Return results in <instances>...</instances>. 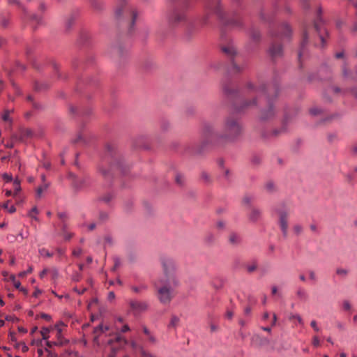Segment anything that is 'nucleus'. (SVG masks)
Instances as JSON below:
<instances>
[{"label": "nucleus", "instance_id": "nucleus-1", "mask_svg": "<svg viewBox=\"0 0 357 357\" xmlns=\"http://www.w3.org/2000/svg\"><path fill=\"white\" fill-rule=\"evenodd\" d=\"M158 298L162 303H169L172 299V293L169 288L167 287H158Z\"/></svg>", "mask_w": 357, "mask_h": 357}, {"label": "nucleus", "instance_id": "nucleus-2", "mask_svg": "<svg viewBox=\"0 0 357 357\" xmlns=\"http://www.w3.org/2000/svg\"><path fill=\"white\" fill-rule=\"evenodd\" d=\"M66 324L63 321H59L53 328V330L56 331V336L58 340V344H63V337H62V331L63 328L66 327Z\"/></svg>", "mask_w": 357, "mask_h": 357}, {"label": "nucleus", "instance_id": "nucleus-3", "mask_svg": "<svg viewBox=\"0 0 357 357\" xmlns=\"http://www.w3.org/2000/svg\"><path fill=\"white\" fill-rule=\"evenodd\" d=\"M13 112V109H4L1 114V120L6 123L10 124L13 121L11 114Z\"/></svg>", "mask_w": 357, "mask_h": 357}, {"label": "nucleus", "instance_id": "nucleus-4", "mask_svg": "<svg viewBox=\"0 0 357 357\" xmlns=\"http://www.w3.org/2000/svg\"><path fill=\"white\" fill-rule=\"evenodd\" d=\"M287 215L282 214L280 215V226L284 234H286L287 230Z\"/></svg>", "mask_w": 357, "mask_h": 357}, {"label": "nucleus", "instance_id": "nucleus-5", "mask_svg": "<svg viewBox=\"0 0 357 357\" xmlns=\"http://www.w3.org/2000/svg\"><path fill=\"white\" fill-rule=\"evenodd\" d=\"M53 331V328L44 327L40 331V334L43 340H47L50 337V333Z\"/></svg>", "mask_w": 357, "mask_h": 357}, {"label": "nucleus", "instance_id": "nucleus-6", "mask_svg": "<svg viewBox=\"0 0 357 357\" xmlns=\"http://www.w3.org/2000/svg\"><path fill=\"white\" fill-rule=\"evenodd\" d=\"M38 214V210L36 206H34L29 212L28 215L35 220H38L37 215Z\"/></svg>", "mask_w": 357, "mask_h": 357}, {"label": "nucleus", "instance_id": "nucleus-7", "mask_svg": "<svg viewBox=\"0 0 357 357\" xmlns=\"http://www.w3.org/2000/svg\"><path fill=\"white\" fill-rule=\"evenodd\" d=\"M2 207L6 209L10 213H13L16 211V208L15 206L11 205L9 206V201L6 202L2 205Z\"/></svg>", "mask_w": 357, "mask_h": 357}, {"label": "nucleus", "instance_id": "nucleus-8", "mask_svg": "<svg viewBox=\"0 0 357 357\" xmlns=\"http://www.w3.org/2000/svg\"><path fill=\"white\" fill-rule=\"evenodd\" d=\"M222 50L229 56H233L236 53V50L233 47H224Z\"/></svg>", "mask_w": 357, "mask_h": 357}, {"label": "nucleus", "instance_id": "nucleus-9", "mask_svg": "<svg viewBox=\"0 0 357 357\" xmlns=\"http://www.w3.org/2000/svg\"><path fill=\"white\" fill-rule=\"evenodd\" d=\"M270 52H271V54L273 56H278L281 54L282 52V47L279 45L277 47H272L271 50H270Z\"/></svg>", "mask_w": 357, "mask_h": 357}, {"label": "nucleus", "instance_id": "nucleus-10", "mask_svg": "<svg viewBox=\"0 0 357 357\" xmlns=\"http://www.w3.org/2000/svg\"><path fill=\"white\" fill-rule=\"evenodd\" d=\"M296 319V321H298V323L301 325V326H303L304 325V323H303V321L302 319V318L301 317L300 315L298 314H290L289 317V320H292V319Z\"/></svg>", "mask_w": 357, "mask_h": 357}, {"label": "nucleus", "instance_id": "nucleus-11", "mask_svg": "<svg viewBox=\"0 0 357 357\" xmlns=\"http://www.w3.org/2000/svg\"><path fill=\"white\" fill-rule=\"evenodd\" d=\"M9 278L16 289H20L21 282L16 279L14 275H11Z\"/></svg>", "mask_w": 357, "mask_h": 357}, {"label": "nucleus", "instance_id": "nucleus-12", "mask_svg": "<svg viewBox=\"0 0 357 357\" xmlns=\"http://www.w3.org/2000/svg\"><path fill=\"white\" fill-rule=\"evenodd\" d=\"M13 188L15 190L14 195L18 193L21 190L20 181L17 178L15 179L13 181Z\"/></svg>", "mask_w": 357, "mask_h": 357}, {"label": "nucleus", "instance_id": "nucleus-13", "mask_svg": "<svg viewBox=\"0 0 357 357\" xmlns=\"http://www.w3.org/2000/svg\"><path fill=\"white\" fill-rule=\"evenodd\" d=\"M48 186H49V185H48L47 183H45L44 185H41V186L38 187V189H37V191H36V192H37V196H38V197H41V195H42V194H43V191H45V190H47V188H48Z\"/></svg>", "mask_w": 357, "mask_h": 357}, {"label": "nucleus", "instance_id": "nucleus-14", "mask_svg": "<svg viewBox=\"0 0 357 357\" xmlns=\"http://www.w3.org/2000/svg\"><path fill=\"white\" fill-rule=\"evenodd\" d=\"M109 329L107 326H105L102 324H100L98 327L94 329L95 333H104Z\"/></svg>", "mask_w": 357, "mask_h": 357}, {"label": "nucleus", "instance_id": "nucleus-15", "mask_svg": "<svg viewBox=\"0 0 357 357\" xmlns=\"http://www.w3.org/2000/svg\"><path fill=\"white\" fill-rule=\"evenodd\" d=\"M39 253L42 257H50L52 256V254L45 248L40 249Z\"/></svg>", "mask_w": 357, "mask_h": 357}, {"label": "nucleus", "instance_id": "nucleus-16", "mask_svg": "<svg viewBox=\"0 0 357 357\" xmlns=\"http://www.w3.org/2000/svg\"><path fill=\"white\" fill-rule=\"evenodd\" d=\"M16 347L17 348H20L23 352H26L29 350L28 347L26 345L24 342L17 343Z\"/></svg>", "mask_w": 357, "mask_h": 357}, {"label": "nucleus", "instance_id": "nucleus-17", "mask_svg": "<svg viewBox=\"0 0 357 357\" xmlns=\"http://www.w3.org/2000/svg\"><path fill=\"white\" fill-rule=\"evenodd\" d=\"M33 271V268L31 266L29 267V268L25 271H22L18 274V276L20 278H24L26 275L28 273H31Z\"/></svg>", "mask_w": 357, "mask_h": 357}, {"label": "nucleus", "instance_id": "nucleus-18", "mask_svg": "<svg viewBox=\"0 0 357 357\" xmlns=\"http://www.w3.org/2000/svg\"><path fill=\"white\" fill-rule=\"evenodd\" d=\"M312 344L314 347H319L320 346V341L317 336L312 337Z\"/></svg>", "mask_w": 357, "mask_h": 357}, {"label": "nucleus", "instance_id": "nucleus-19", "mask_svg": "<svg viewBox=\"0 0 357 357\" xmlns=\"http://www.w3.org/2000/svg\"><path fill=\"white\" fill-rule=\"evenodd\" d=\"M238 236L236 234H231L229 238V241L231 243H236L238 241Z\"/></svg>", "mask_w": 357, "mask_h": 357}, {"label": "nucleus", "instance_id": "nucleus-20", "mask_svg": "<svg viewBox=\"0 0 357 357\" xmlns=\"http://www.w3.org/2000/svg\"><path fill=\"white\" fill-rule=\"evenodd\" d=\"M179 321V319L176 317H172V319H171V324L173 326H176V324L178 323Z\"/></svg>", "mask_w": 357, "mask_h": 357}, {"label": "nucleus", "instance_id": "nucleus-21", "mask_svg": "<svg viewBox=\"0 0 357 357\" xmlns=\"http://www.w3.org/2000/svg\"><path fill=\"white\" fill-rule=\"evenodd\" d=\"M310 325L314 329V331H319V327L317 325V322L314 320L311 321Z\"/></svg>", "mask_w": 357, "mask_h": 357}, {"label": "nucleus", "instance_id": "nucleus-22", "mask_svg": "<svg viewBox=\"0 0 357 357\" xmlns=\"http://www.w3.org/2000/svg\"><path fill=\"white\" fill-rule=\"evenodd\" d=\"M141 354L143 357H154L152 354L146 352V351L144 350H142L141 351Z\"/></svg>", "mask_w": 357, "mask_h": 357}, {"label": "nucleus", "instance_id": "nucleus-23", "mask_svg": "<svg viewBox=\"0 0 357 357\" xmlns=\"http://www.w3.org/2000/svg\"><path fill=\"white\" fill-rule=\"evenodd\" d=\"M233 316H234V313H233L232 311H231V310H227V312H226V317L228 319H231Z\"/></svg>", "mask_w": 357, "mask_h": 357}, {"label": "nucleus", "instance_id": "nucleus-24", "mask_svg": "<svg viewBox=\"0 0 357 357\" xmlns=\"http://www.w3.org/2000/svg\"><path fill=\"white\" fill-rule=\"evenodd\" d=\"M3 178L7 181V182H9V181H12V176L11 175H9L8 174H4L3 175Z\"/></svg>", "mask_w": 357, "mask_h": 357}, {"label": "nucleus", "instance_id": "nucleus-25", "mask_svg": "<svg viewBox=\"0 0 357 357\" xmlns=\"http://www.w3.org/2000/svg\"><path fill=\"white\" fill-rule=\"evenodd\" d=\"M73 255L78 257L82 254V250L80 248L75 250L73 251Z\"/></svg>", "mask_w": 357, "mask_h": 357}, {"label": "nucleus", "instance_id": "nucleus-26", "mask_svg": "<svg viewBox=\"0 0 357 357\" xmlns=\"http://www.w3.org/2000/svg\"><path fill=\"white\" fill-rule=\"evenodd\" d=\"M41 317L45 319L47 321H51V319H52L51 316L47 314H42Z\"/></svg>", "mask_w": 357, "mask_h": 357}, {"label": "nucleus", "instance_id": "nucleus-27", "mask_svg": "<svg viewBox=\"0 0 357 357\" xmlns=\"http://www.w3.org/2000/svg\"><path fill=\"white\" fill-rule=\"evenodd\" d=\"M115 298V294L113 291H110L109 294H108V299L109 301H112L114 300Z\"/></svg>", "mask_w": 357, "mask_h": 357}, {"label": "nucleus", "instance_id": "nucleus-28", "mask_svg": "<svg viewBox=\"0 0 357 357\" xmlns=\"http://www.w3.org/2000/svg\"><path fill=\"white\" fill-rule=\"evenodd\" d=\"M129 330H130V328L127 324L124 325L122 327V328L121 329L122 333H126V332L128 331Z\"/></svg>", "mask_w": 357, "mask_h": 357}, {"label": "nucleus", "instance_id": "nucleus-29", "mask_svg": "<svg viewBox=\"0 0 357 357\" xmlns=\"http://www.w3.org/2000/svg\"><path fill=\"white\" fill-rule=\"evenodd\" d=\"M298 295L301 297H305L306 294L304 290H298Z\"/></svg>", "mask_w": 357, "mask_h": 357}, {"label": "nucleus", "instance_id": "nucleus-30", "mask_svg": "<svg viewBox=\"0 0 357 357\" xmlns=\"http://www.w3.org/2000/svg\"><path fill=\"white\" fill-rule=\"evenodd\" d=\"M337 273L340 274V275H346L347 274V271L343 270V269H338L337 271Z\"/></svg>", "mask_w": 357, "mask_h": 357}, {"label": "nucleus", "instance_id": "nucleus-31", "mask_svg": "<svg viewBox=\"0 0 357 357\" xmlns=\"http://www.w3.org/2000/svg\"><path fill=\"white\" fill-rule=\"evenodd\" d=\"M47 269H43V270L40 272V277L41 278H43V277L47 274Z\"/></svg>", "mask_w": 357, "mask_h": 357}, {"label": "nucleus", "instance_id": "nucleus-32", "mask_svg": "<svg viewBox=\"0 0 357 357\" xmlns=\"http://www.w3.org/2000/svg\"><path fill=\"white\" fill-rule=\"evenodd\" d=\"M344 307L345 310H349L350 307H351L349 303L347 302V301H345L344 303Z\"/></svg>", "mask_w": 357, "mask_h": 357}, {"label": "nucleus", "instance_id": "nucleus-33", "mask_svg": "<svg viewBox=\"0 0 357 357\" xmlns=\"http://www.w3.org/2000/svg\"><path fill=\"white\" fill-rule=\"evenodd\" d=\"M53 344H58V342H52L50 341L46 342V345L49 347H51Z\"/></svg>", "mask_w": 357, "mask_h": 357}, {"label": "nucleus", "instance_id": "nucleus-34", "mask_svg": "<svg viewBox=\"0 0 357 357\" xmlns=\"http://www.w3.org/2000/svg\"><path fill=\"white\" fill-rule=\"evenodd\" d=\"M149 339L151 342H155V337L150 333V335H148Z\"/></svg>", "mask_w": 357, "mask_h": 357}, {"label": "nucleus", "instance_id": "nucleus-35", "mask_svg": "<svg viewBox=\"0 0 357 357\" xmlns=\"http://www.w3.org/2000/svg\"><path fill=\"white\" fill-rule=\"evenodd\" d=\"M31 135H32V132H31V130H26L24 131V135H26V136L29 137V136H31Z\"/></svg>", "mask_w": 357, "mask_h": 357}, {"label": "nucleus", "instance_id": "nucleus-36", "mask_svg": "<svg viewBox=\"0 0 357 357\" xmlns=\"http://www.w3.org/2000/svg\"><path fill=\"white\" fill-rule=\"evenodd\" d=\"M302 228L301 226H296L294 227V230L297 232V233H299L301 231Z\"/></svg>", "mask_w": 357, "mask_h": 357}, {"label": "nucleus", "instance_id": "nucleus-37", "mask_svg": "<svg viewBox=\"0 0 357 357\" xmlns=\"http://www.w3.org/2000/svg\"><path fill=\"white\" fill-rule=\"evenodd\" d=\"M42 292L39 289H36L35 292L33 293L34 296H38L39 294H40Z\"/></svg>", "mask_w": 357, "mask_h": 357}, {"label": "nucleus", "instance_id": "nucleus-38", "mask_svg": "<svg viewBox=\"0 0 357 357\" xmlns=\"http://www.w3.org/2000/svg\"><path fill=\"white\" fill-rule=\"evenodd\" d=\"M37 331H38V327H36V326L33 327V328L31 329V332H30L31 335H33V333H35Z\"/></svg>", "mask_w": 357, "mask_h": 357}, {"label": "nucleus", "instance_id": "nucleus-39", "mask_svg": "<svg viewBox=\"0 0 357 357\" xmlns=\"http://www.w3.org/2000/svg\"><path fill=\"white\" fill-rule=\"evenodd\" d=\"M143 331L146 335H150V332L146 327H144Z\"/></svg>", "mask_w": 357, "mask_h": 357}, {"label": "nucleus", "instance_id": "nucleus-40", "mask_svg": "<svg viewBox=\"0 0 357 357\" xmlns=\"http://www.w3.org/2000/svg\"><path fill=\"white\" fill-rule=\"evenodd\" d=\"M176 180L178 183H179V184L181 183V176H177L176 178Z\"/></svg>", "mask_w": 357, "mask_h": 357}, {"label": "nucleus", "instance_id": "nucleus-41", "mask_svg": "<svg viewBox=\"0 0 357 357\" xmlns=\"http://www.w3.org/2000/svg\"><path fill=\"white\" fill-rule=\"evenodd\" d=\"M6 195L7 197L11 196L13 195V192L11 190H6L5 192Z\"/></svg>", "mask_w": 357, "mask_h": 357}, {"label": "nucleus", "instance_id": "nucleus-42", "mask_svg": "<svg viewBox=\"0 0 357 357\" xmlns=\"http://www.w3.org/2000/svg\"><path fill=\"white\" fill-rule=\"evenodd\" d=\"M310 278H311L312 280H315V274H314V272H312H312H310Z\"/></svg>", "mask_w": 357, "mask_h": 357}, {"label": "nucleus", "instance_id": "nucleus-43", "mask_svg": "<svg viewBox=\"0 0 357 357\" xmlns=\"http://www.w3.org/2000/svg\"><path fill=\"white\" fill-rule=\"evenodd\" d=\"M120 265V261L118 259H115V268Z\"/></svg>", "mask_w": 357, "mask_h": 357}, {"label": "nucleus", "instance_id": "nucleus-44", "mask_svg": "<svg viewBox=\"0 0 357 357\" xmlns=\"http://www.w3.org/2000/svg\"><path fill=\"white\" fill-rule=\"evenodd\" d=\"M19 236L21 237L22 239L26 238L27 237V235H24L22 232L19 234Z\"/></svg>", "mask_w": 357, "mask_h": 357}, {"label": "nucleus", "instance_id": "nucleus-45", "mask_svg": "<svg viewBox=\"0 0 357 357\" xmlns=\"http://www.w3.org/2000/svg\"><path fill=\"white\" fill-rule=\"evenodd\" d=\"M18 329H19V331H20L22 333H26V330L24 328H19Z\"/></svg>", "mask_w": 357, "mask_h": 357}, {"label": "nucleus", "instance_id": "nucleus-46", "mask_svg": "<svg viewBox=\"0 0 357 357\" xmlns=\"http://www.w3.org/2000/svg\"><path fill=\"white\" fill-rule=\"evenodd\" d=\"M52 292L55 296L58 297L59 298L61 299L62 298V296L58 295V294H56L55 291H52Z\"/></svg>", "mask_w": 357, "mask_h": 357}, {"label": "nucleus", "instance_id": "nucleus-47", "mask_svg": "<svg viewBox=\"0 0 357 357\" xmlns=\"http://www.w3.org/2000/svg\"><path fill=\"white\" fill-rule=\"evenodd\" d=\"M276 292H277V287H273L272 288V293H273V294H275Z\"/></svg>", "mask_w": 357, "mask_h": 357}, {"label": "nucleus", "instance_id": "nucleus-48", "mask_svg": "<svg viewBox=\"0 0 357 357\" xmlns=\"http://www.w3.org/2000/svg\"><path fill=\"white\" fill-rule=\"evenodd\" d=\"M6 146L8 148H12L13 146V143H8L6 144Z\"/></svg>", "mask_w": 357, "mask_h": 357}, {"label": "nucleus", "instance_id": "nucleus-49", "mask_svg": "<svg viewBox=\"0 0 357 357\" xmlns=\"http://www.w3.org/2000/svg\"><path fill=\"white\" fill-rule=\"evenodd\" d=\"M259 213L258 211H254V212H253V215H255V216L254 218H257V216H259Z\"/></svg>", "mask_w": 357, "mask_h": 357}, {"label": "nucleus", "instance_id": "nucleus-50", "mask_svg": "<svg viewBox=\"0 0 357 357\" xmlns=\"http://www.w3.org/2000/svg\"><path fill=\"white\" fill-rule=\"evenodd\" d=\"M310 112L312 114H317L318 113V111L317 109H312L310 111Z\"/></svg>", "mask_w": 357, "mask_h": 357}, {"label": "nucleus", "instance_id": "nucleus-51", "mask_svg": "<svg viewBox=\"0 0 357 357\" xmlns=\"http://www.w3.org/2000/svg\"><path fill=\"white\" fill-rule=\"evenodd\" d=\"M38 354L39 356H42L43 354V350L41 349H38Z\"/></svg>", "mask_w": 357, "mask_h": 357}, {"label": "nucleus", "instance_id": "nucleus-52", "mask_svg": "<svg viewBox=\"0 0 357 357\" xmlns=\"http://www.w3.org/2000/svg\"><path fill=\"white\" fill-rule=\"evenodd\" d=\"M19 289L20 291H23V292H24V293H26V289H24V288L22 287L21 286H20V289Z\"/></svg>", "mask_w": 357, "mask_h": 357}, {"label": "nucleus", "instance_id": "nucleus-53", "mask_svg": "<svg viewBox=\"0 0 357 357\" xmlns=\"http://www.w3.org/2000/svg\"><path fill=\"white\" fill-rule=\"evenodd\" d=\"M342 56H343V54H342V53H337V54H336V57H337V58H340V57H342Z\"/></svg>", "mask_w": 357, "mask_h": 357}, {"label": "nucleus", "instance_id": "nucleus-54", "mask_svg": "<svg viewBox=\"0 0 357 357\" xmlns=\"http://www.w3.org/2000/svg\"><path fill=\"white\" fill-rule=\"evenodd\" d=\"M263 330L265 331H267V332H271V328H263Z\"/></svg>", "mask_w": 357, "mask_h": 357}, {"label": "nucleus", "instance_id": "nucleus-55", "mask_svg": "<svg viewBox=\"0 0 357 357\" xmlns=\"http://www.w3.org/2000/svg\"><path fill=\"white\" fill-rule=\"evenodd\" d=\"M95 228V225L94 224H91L90 226H89V229L92 230Z\"/></svg>", "mask_w": 357, "mask_h": 357}, {"label": "nucleus", "instance_id": "nucleus-56", "mask_svg": "<svg viewBox=\"0 0 357 357\" xmlns=\"http://www.w3.org/2000/svg\"><path fill=\"white\" fill-rule=\"evenodd\" d=\"M300 279L302 280V281H305V278L303 275H300Z\"/></svg>", "mask_w": 357, "mask_h": 357}, {"label": "nucleus", "instance_id": "nucleus-57", "mask_svg": "<svg viewBox=\"0 0 357 357\" xmlns=\"http://www.w3.org/2000/svg\"><path fill=\"white\" fill-rule=\"evenodd\" d=\"M267 188H268L269 190L272 189V188H273V184H271V183L268 184V185H267Z\"/></svg>", "mask_w": 357, "mask_h": 357}, {"label": "nucleus", "instance_id": "nucleus-58", "mask_svg": "<svg viewBox=\"0 0 357 357\" xmlns=\"http://www.w3.org/2000/svg\"><path fill=\"white\" fill-rule=\"evenodd\" d=\"M87 261H88V263H91V261H92V258H91V257H89L87 258Z\"/></svg>", "mask_w": 357, "mask_h": 357}, {"label": "nucleus", "instance_id": "nucleus-59", "mask_svg": "<svg viewBox=\"0 0 357 357\" xmlns=\"http://www.w3.org/2000/svg\"><path fill=\"white\" fill-rule=\"evenodd\" d=\"M255 267H253V266H252V267H249V268H248V271H249L250 272H251V271H254V270H255Z\"/></svg>", "mask_w": 357, "mask_h": 357}, {"label": "nucleus", "instance_id": "nucleus-60", "mask_svg": "<svg viewBox=\"0 0 357 357\" xmlns=\"http://www.w3.org/2000/svg\"><path fill=\"white\" fill-rule=\"evenodd\" d=\"M327 341L329 342L330 343H331L332 344H333V342L332 341L331 338V337H328L327 339Z\"/></svg>", "mask_w": 357, "mask_h": 357}, {"label": "nucleus", "instance_id": "nucleus-61", "mask_svg": "<svg viewBox=\"0 0 357 357\" xmlns=\"http://www.w3.org/2000/svg\"><path fill=\"white\" fill-rule=\"evenodd\" d=\"M311 227V229H312V231H315V230H316V227H315V226H314V225H311V227Z\"/></svg>", "mask_w": 357, "mask_h": 357}, {"label": "nucleus", "instance_id": "nucleus-62", "mask_svg": "<svg viewBox=\"0 0 357 357\" xmlns=\"http://www.w3.org/2000/svg\"><path fill=\"white\" fill-rule=\"evenodd\" d=\"M0 305L1 306L4 305V302L1 299H0Z\"/></svg>", "mask_w": 357, "mask_h": 357}, {"label": "nucleus", "instance_id": "nucleus-63", "mask_svg": "<svg viewBox=\"0 0 357 357\" xmlns=\"http://www.w3.org/2000/svg\"><path fill=\"white\" fill-rule=\"evenodd\" d=\"M340 357H346V354L344 353L340 354Z\"/></svg>", "mask_w": 357, "mask_h": 357}, {"label": "nucleus", "instance_id": "nucleus-64", "mask_svg": "<svg viewBox=\"0 0 357 357\" xmlns=\"http://www.w3.org/2000/svg\"><path fill=\"white\" fill-rule=\"evenodd\" d=\"M354 321H357V315L354 316Z\"/></svg>", "mask_w": 357, "mask_h": 357}]
</instances>
